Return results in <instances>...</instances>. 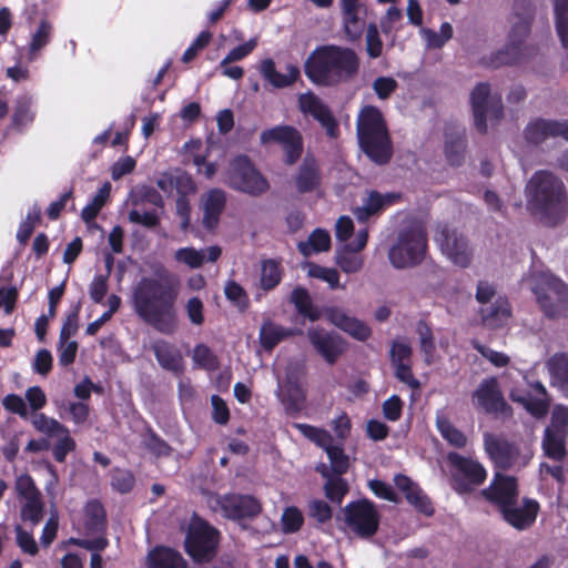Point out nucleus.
Returning <instances> with one entry per match:
<instances>
[{
    "mask_svg": "<svg viewBox=\"0 0 568 568\" xmlns=\"http://www.w3.org/2000/svg\"><path fill=\"white\" fill-rule=\"evenodd\" d=\"M159 278L142 277L133 290L132 304L138 316L162 334H173L178 327L175 302L178 284L166 270Z\"/></svg>",
    "mask_w": 568,
    "mask_h": 568,
    "instance_id": "obj_1",
    "label": "nucleus"
},
{
    "mask_svg": "<svg viewBox=\"0 0 568 568\" xmlns=\"http://www.w3.org/2000/svg\"><path fill=\"white\" fill-rule=\"evenodd\" d=\"M306 77L318 85H335L355 78L359 70L356 52L347 47L326 44L317 47L307 58Z\"/></svg>",
    "mask_w": 568,
    "mask_h": 568,
    "instance_id": "obj_2",
    "label": "nucleus"
},
{
    "mask_svg": "<svg viewBox=\"0 0 568 568\" xmlns=\"http://www.w3.org/2000/svg\"><path fill=\"white\" fill-rule=\"evenodd\" d=\"M481 494L497 505L504 519L517 529H526L536 520L539 505L536 500L518 503L517 483L514 477L496 474L494 481Z\"/></svg>",
    "mask_w": 568,
    "mask_h": 568,
    "instance_id": "obj_3",
    "label": "nucleus"
},
{
    "mask_svg": "<svg viewBox=\"0 0 568 568\" xmlns=\"http://www.w3.org/2000/svg\"><path fill=\"white\" fill-rule=\"evenodd\" d=\"M358 144L375 163L384 164L392 156V142L384 116L378 108L366 105L356 122Z\"/></svg>",
    "mask_w": 568,
    "mask_h": 568,
    "instance_id": "obj_4",
    "label": "nucleus"
},
{
    "mask_svg": "<svg viewBox=\"0 0 568 568\" xmlns=\"http://www.w3.org/2000/svg\"><path fill=\"white\" fill-rule=\"evenodd\" d=\"M526 192L531 211L548 223H555L562 209V182L548 171H538L530 178Z\"/></svg>",
    "mask_w": 568,
    "mask_h": 568,
    "instance_id": "obj_5",
    "label": "nucleus"
},
{
    "mask_svg": "<svg viewBox=\"0 0 568 568\" xmlns=\"http://www.w3.org/2000/svg\"><path fill=\"white\" fill-rule=\"evenodd\" d=\"M427 236L420 225L403 230L396 244L388 252L390 264L396 268H405L420 263L425 256Z\"/></svg>",
    "mask_w": 568,
    "mask_h": 568,
    "instance_id": "obj_6",
    "label": "nucleus"
},
{
    "mask_svg": "<svg viewBox=\"0 0 568 568\" xmlns=\"http://www.w3.org/2000/svg\"><path fill=\"white\" fill-rule=\"evenodd\" d=\"M219 531L194 515L185 537L186 552L197 562H207L216 554Z\"/></svg>",
    "mask_w": 568,
    "mask_h": 568,
    "instance_id": "obj_7",
    "label": "nucleus"
},
{
    "mask_svg": "<svg viewBox=\"0 0 568 568\" xmlns=\"http://www.w3.org/2000/svg\"><path fill=\"white\" fill-rule=\"evenodd\" d=\"M531 285L545 315L548 317L559 316L562 305L567 302L565 283L549 272H539L531 275Z\"/></svg>",
    "mask_w": 568,
    "mask_h": 568,
    "instance_id": "obj_8",
    "label": "nucleus"
},
{
    "mask_svg": "<svg viewBox=\"0 0 568 568\" xmlns=\"http://www.w3.org/2000/svg\"><path fill=\"white\" fill-rule=\"evenodd\" d=\"M343 516L347 528L359 538H371L378 530L381 515L368 499L348 503L343 509Z\"/></svg>",
    "mask_w": 568,
    "mask_h": 568,
    "instance_id": "obj_9",
    "label": "nucleus"
},
{
    "mask_svg": "<svg viewBox=\"0 0 568 568\" xmlns=\"http://www.w3.org/2000/svg\"><path fill=\"white\" fill-rule=\"evenodd\" d=\"M225 182L232 189L250 195H260L270 187L267 180L245 155H239L230 163Z\"/></svg>",
    "mask_w": 568,
    "mask_h": 568,
    "instance_id": "obj_10",
    "label": "nucleus"
},
{
    "mask_svg": "<svg viewBox=\"0 0 568 568\" xmlns=\"http://www.w3.org/2000/svg\"><path fill=\"white\" fill-rule=\"evenodd\" d=\"M475 125L479 132L487 129V120L498 121L503 116V102L499 92H491L489 84H477L470 94Z\"/></svg>",
    "mask_w": 568,
    "mask_h": 568,
    "instance_id": "obj_11",
    "label": "nucleus"
},
{
    "mask_svg": "<svg viewBox=\"0 0 568 568\" xmlns=\"http://www.w3.org/2000/svg\"><path fill=\"white\" fill-rule=\"evenodd\" d=\"M484 448L498 468L524 467L531 458L529 449L523 454L509 442L490 433L484 434Z\"/></svg>",
    "mask_w": 568,
    "mask_h": 568,
    "instance_id": "obj_12",
    "label": "nucleus"
},
{
    "mask_svg": "<svg viewBox=\"0 0 568 568\" xmlns=\"http://www.w3.org/2000/svg\"><path fill=\"white\" fill-rule=\"evenodd\" d=\"M447 458L455 468L453 483L458 494L468 493L485 481L487 473L478 460L457 453H449Z\"/></svg>",
    "mask_w": 568,
    "mask_h": 568,
    "instance_id": "obj_13",
    "label": "nucleus"
},
{
    "mask_svg": "<svg viewBox=\"0 0 568 568\" xmlns=\"http://www.w3.org/2000/svg\"><path fill=\"white\" fill-rule=\"evenodd\" d=\"M263 145L276 143L284 153V161L292 165L303 153V138L301 132L291 125H276L264 130L260 136Z\"/></svg>",
    "mask_w": 568,
    "mask_h": 568,
    "instance_id": "obj_14",
    "label": "nucleus"
},
{
    "mask_svg": "<svg viewBox=\"0 0 568 568\" xmlns=\"http://www.w3.org/2000/svg\"><path fill=\"white\" fill-rule=\"evenodd\" d=\"M528 32V19L518 18L511 27L506 45L496 53H493L484 63L491 68L516 63L523 54L524 39Z\"/></svg>",
    "mask_w": 568,
    "mask_h": 568,
    "instance_id": "obj_15",
    "label": "nucleus"
},
{
    "mask_svg": "<svg viewBox=\"0 0 568 568\" xmlns=\"http://www.w3.org/2000/svg\"><path fill=\"white\" fill-rule=\"evenodd\" d=\"M442 253L455 265L465 267L469 264L471 252L467 240L448 225L439 226L435 234Z\"/></svg>",
    "mask_w": 568,
    "mask_h": 568,
    "instance_id": "obj_16",
    "label": "nucleus"
},
{
    "mask_svg": "<svg viewBox=\"0 0 568 568\" xmlns=\"http://www.w3.org/2000/svg\"><path fill=\"white\" fill-rule=\"evenodd\" d=\"M525 381L529 389L523 390L513 388L509 394L511 400L523 405V407L536 418L546 416L550 405L546 387L538 381L528 382L526 377Z\"/></svg>",
    "mask_w": 568,
    "mask_h": 568,
    "instance_id": "obj_17",
    "label": "nucleus"
},
{
    "mask_svg": "<svg viewBox=\"0 0 568 568\" xmlns=\"http://www.w3.org/2000/svg\"><path fill=\"white\" fill-rule=\"evenodd\" d=\"M477 407L486 413L507 417L510 415V407L507 405L497 378L489 377L484 379L473 395Z\"/></svg>",
    "mask_w": 568,
    "mask_h": 568,
    "instance_id": "obj_18",
    "label": "nucleus"
},
{
    "mask_svg": "<svg viewBox=\"0 0 568 568\" xmlns=\"http://www.w3.org/2000/svg\"><path fill=\"white\" fill-rule=\"evenodd\" d=\"M524 133L527 142L536 145L556 139L568 142V120L537 119L528 123Z\"/></svg>",
    "mask_w": 568,
    "mask_h": 568,
    "instance_id": "obj_19",
    "label": "nucleus"
},
{
    "mask_svg": "<svg viewBox=\"0 0 568 568\" xmlns=\"http://www.w3.org/2000/svg\"><path fill=\"white\" fill-rule=\"evenodd\" d=\"M298 106L304 115L316 120L326 131L327 135L335 138L338 125L328 106L313 92L302 93L298 97Z\"/></svg>",
    "mask_w": 568,
    "mask_h": 568,
    "instance_id": "obj_20",
    "label": "nucleus"
},
{
    "mask_svg": "<svg viewBox=\"0 0 568 568\" xmlns=\"http://www.w3.org/2000/svg\"><path fill=\"white\" fill-rule=\"evenodd\" d=\"M223 515L231 519L253 517L261 510L256 498L250 495L226 494L216 498Z\"/></svg>",
    "mask_w": 568,
    "mask_h": 568,
    "instance_id": "obj_21",
    "label": "nucleus"
},
{
    "mask_svg": "<svg viewBox=\"0 0 568 568\" xmlns=\"http://www.w3.org/2000/svg\"><path fill=\"white\" fill-rule=\"evenodd\" d=\"M307 336L312 346L329 365H333L345 349L344 341L335 333L310 328Z\"/></svg>",
    "mask_w": 568,
    "mask_h": 568,
    "instance_id": "obj_22",
    "label": "nucleus"
},
{
    "mask_svg": "<svg viewBox=\"0 0 568 568\" xmlns=\"http://www.w3.org/2000/svg\"><path fill=\"white\" fill-rule=\"evenodd\" d=\"M395 486L405 495L406 500L419 513L432 516L433 505L427 495L409 477L397 474L394 477Z\"/></svg>",
    "mask_w": 568,
    "mask_h": 568,
    "instance_id": "obj_23",
    "label": "nucleus"
},
{
    "mask_svg": "<svg viewBox=\"0 0 568 568\" xmlns=\"http://www.w3.org/2000/svg\"><path fill=\"white\" fill-rule=\"evenodd\" d=\"M258 71L263 79L276 89L291 87L301 74L298 67L294 64L286 65V73L278 72L275 68V62L270 58L261 61Z\"/></svg>",
    "mask_w": 568,
    "mask_h": 568,
    "instance_id": "obj_24",
    "label": "nucleus"
},
{
    "mask_svg": "<svg viewBox=\"0 0 568 568\" xmlns=\"http://www.w3.org/2000/svg\"><path fill=\"white\" fill-rule=\"evenodd\" d=\"M221 253L222 250L217 245L200 250L187 246L176 250L174 260L190 268H200L204 262H215L221 256Z\"/></svg>",
    "mask_w": 568,
    "mask_h": 568,
    "instance_id": "obj_25",
    "label": "nucleus"
},
{
    "mask_svg": "<svg viewBox=\"0 0 568 568\" xmlns=\"http://www.w3.org/2000/svg\"><path fill=\"white\" fill-rule=\"evenodd\" d=\"M327 317L332 324L358 341H366L371 336V328L361 320L347 315L343 310L331 308Z\"/></svg>",
    "mask_w": 568,
    "mask_h": 568,
    "instance_id": "obj_26",
    "label": "nucleus"
},
{
    "mask_svg": "<svg viewBox=\"0 0 568 568\" xmlns=\"http://www.w3.org/2000/svg\"><path fill=\"white\" fill-rule=\"evenodd\" d=\"M226 203V194L221 189H212L202 199L203 224L206 229H214L220 220Z\"/></svg>",
    "mask_w": 568,
    "mask_h": 568,
    "instance_id": "obj_27",
    "label": "nucleus"
},
{
    "mask_svg": "<svg viewBox=\"0 0 568 568\" xmlns=\"http://www.w3.org/2000/svg\"><path fill=\"white\" fill-rule=\"evenodd\" d=\"M398 197L395 193L381 194L377 191H371L364 199L363 204L354 209L353 213L357 221L365 222L371 216L378 214L387 205L394 203Z\"/></svg>",
    "mask_w": 568,
    "mask_h": 568,
    "instance_id": "obj_28",
    "label": "nucleus"
},
{
    "mask_svg": "<svg viewBox=\"0 0 568 568\" xmlns=\"http://www.w3.org/2000/svg\"><path fill=\"white\" fill-rule=\"evenodd\" d=\"M53 26L47 19H41L34 30L30 32V40L27 45V61L34 62L41 51L51 42Z\"/></svg>",
    "mask_w": 568,
    "mask_h": 568,
    "instance_id": "obj_29",
    "label": "nucleus"
},
{
    "mask_svg": "<svg viewBox=\"0 0 568 568\" xmlns=\"http://www.w3.org/2000/svg\"><path fill=\"white\" fill-rule=\"evenodd\" d=\"M155 358L162 368L176 375L183 372V357L181 352L165 341H158L152 345Z\"/></svg>",
    "mask_w": 568,
    "mask_h": 568,
    "instance_id": "obj_30",
    "label": "nucleus"
},
{
    "mask_svg": "<svg viewBox=\"0 0 568 568\" xmlns=\"http://www.w3.org/2000/svg\"><path fill=\"white\" fill-rule=\"evenodd\" d=\"M483 323L491 328L506 325L510 320L511 312L507 298L498 296L495 302L480 308Z\"/></svg>",
    "mask_w": 568,
    "mask_h": 568,
    "instance_id": "obj_31",
    "label": "nucleus"
},
{
    "mask_svg": "<svg viewBox=\"0 0 568 568\" xmlns=\"http://www.w3.org/2000/svg\"><path fill=\"white\" fill-rule=\"evenodd\" d=\"M33 98L29 94H20L16 99L14 109L11 115L13 129L22 132L29 128L36 118Z\"/></svg>",
    "mask_w": 568,
    "mask_h": 568,
    "instance_id": "obj_32",
    "label": "nucleus"
},
{
    "mask_svg": "<svg viewBox=\"0 0 568 568\" xmlns=\"http://www.w3.org/2000/svg\"><path fill=\"white\" fill-rule=\"evenodd\" d=\"M277 396L288 413L300 412L305 402L304 389L291 378L283 384L278 382Z\"/></svg>",
    "mask_w": 568,
    "mask_h": 568,
    "instance_id": "obj_33",
    "label": "nucleus"
},
{
    "mask_svg": "<svg viewBox=\"0 0 568 568\" xmlns=\"http://www.w3.org/2000/svg\"><path fill=\"white\" fill-rule=\"evenodd\" d=\"M148 568H186L180 552L168 547H155L146 558Z\"/></svg>",
    "mask_w": 568,
    "mask_h": 568,
    "instance_id": "obj_34",
    "label": "nucleus"
},
{
    "mask_svg": "<svg viewBox=\"0 0 568 568\" xmlns=\"http://www.w3.org/2000/svg\"><path fill=\"white\" fill-rule=\"evenodd\" d=\"M321 182L320 170L316 161L306 156L300 166L295 178V185L300 193H306L315 190Z\"/></svg>",
    "mask_w": 568,
    "mask_h": 568,
    "instance_id": "obj_35",
    "label": "nucleus"
},
{
    "mask_svg": "<svg viewBox=\"0 0 568 568\" xmlns=\"http://www.w3.org/2000/svg\"><path fill=\"white\" fill-rule=\"evenodd\" d=\"M465 133L463 129H447L445 132V155L452 165H459L464 159Z\"/></svg>",
    "mask_w": 568,
    "mask_h": 568,
    "instance_id": "obj_36",
    "label": "nucleus"
},
{
    "mask_svg": "<svg viewBox=\"0 0 568 568\" xmlns=\"http://www.w3.org/2000/svg\"><path fill=\"white\" fill-rule=\"evenodd\" d=\"M83 528L85 534H101L105 529V511L101 503L90 500L84 507Z\"/></svg>",
    "mask_w": 568,
    "mask_h": 568,
    "instance_id": "obj_37",
    "label": "nucleus"
},
{
    "mask_svg": "<svg viewBox=\"0 0 568 568\" xmlns=\"http://www.w3.org/2000/svg\"><path fill=\"white\" fill-rule=\"evenodd\" d=\"M295 331L285 328L272 321H265L260 329V343L266 351H272L278 343L294 335Z\"/></svg>",
    "mask_w": 568,
    "mask_h": 568,
    "instance_id": "obj_38",
    "label": "nucleus"
},
{
    "mask_svg": "<svg viewBox=\"0 0 568 568\" xmlns=\"http://www.w3.org/2000/svg\"><path fill=\"white\" fill-rule=\"evenodd\" d=\"M158 187L165 194H171L173 190L183 193L187 190H193V182L190 176L184 173L164 172L156 179Z\"/></svg>",
    "mask_w": 568,
    "mask_h": 568,
    "instance_id": "obj_39",
    "label": "nucleus"
},
{
    "mask_svg": "<svg viewBox=\"0 0 568 568\" xmlns=\"http://www.w3.org/2000/svg\"><path fill=\"white\" fill-rule=\"evenodd\" d=\"M551 384L568 393V356L555 354L547 363Z\"/></svg>",
    "mask_w": 568,
    "mask_h": 568,
    "instance_id": "obj_40",
    "label": "nucleus"
},
{
    "mask_svg": "<svg viewBox=\"0 0 568 568\" xmlns=\"http://www.w3.org/2000/svg\"><path fill=\"white\" fill-rule=\"evenodd\" d=\"M20 516L23 521H29L32 526H37L43 517L44 503L41 494L19 498Z\"/></svg>",
    "mask_w": 568,
    "mask_h": 568,
    "instance_id": "obj_41",
    "label": "nucleus"
},
{
    "mask_svg": "<svg viewBox=\"0 0 568 568\" xmlns=\"http://www.w3.org/2000/svg\"><path fill=\"white\" fill-rule=\"evenodd\" d=\"M566 434L556 432L551 428H546L542 439V448L547 457L560 462L566 456L565 447Z\"/></svg>",
    "mask_w": 568,
    "mask_h": 568,
    "instance_id": "obj_42",
    "label": "nucleus"
},
{
    "mask_svg": "<svg viewBox=\"0 0 568 568\" xmlns=\"http://www.w3.org/2000/svg\"><path fill=\"white\" fill-rule=\"evenodd\" d=\"M331 247V236L327 231L316 229L308 239L298 243V250L304 256L325 252Z\"/></svg>",
    "mask_w": 568,
    "mask_h": 568,
    "instance_id": "obj_43",
    "label": "nucleus"
},
{
    "mask_svg": "<svg viewBox=\"0 0 568 568\" xmlns=\"http://www.w3.org/2000/svg\"><path fill=\"white\" fill-rule=\"evenodd\" d=\"M436 427L444 439H446L452 446L462 448L467 444V437L463 432L457 429L450 420L444 414H437Z\"/></svg>",
    "mask_w": 568,
    "mask_h": 568,
    "instance_id": "obj_44",
    "label": "nucleus"
},
{
    "mask_svg": "<svg viewBox=\"0 0 568 568\" xmlns=\"http://www.w3.org/2000/svg\"><path fill=\"white\" fill-rule=\"evenodd\" d=\"M336 263L343 272L348 274L357 273L363 267V258L347 243L337 248Z\"/></svg>",
    "mask_w": 568,
    "mask_h": 568,
    "instance_id": "obj_45",
    "label": "nucleus"
},
{
    "mask_svg": "<svg viewBox=\"0 0 568 568\" xmlns=\"http://www.w3.org/2000/svg\"><path fill=\"white\" fill-rule=\"evenodd\" d=\"M111 193V184L105 182L93 196L92 201L87 204L81 212L84 222H91L97 217L101 209L104 206Z\"/></svg>",
    "mask_w": 568,
    "mask_h": 568,
    "instance_id": "obj_46",
    "label": "nucleus"
},
{
    "mask_svg": "<svg viewBox=\"0 0 568 568\" xmlns=\"http://www.w3.org/2000/svg\"><path fill=\"white\" fill-rule=\"evenodd\" d=\"M291 302L295 305L301 315L310 318L311 321H316L320 317V313L313 307L310 294L305 288H294L291 294Z\"/></svg>",
    "mask_w": 568,
    "mask_h": 568,
    "instance_id": "obj_47",
    "label": "nucleus"
},
{
    "mask_svg": "<svg viewBox=\"0 0 568 568\" xmlns=\"http://www.w3.org/2000/svg\"><path fill=\"white\" fill-rule=\"evenodd\" d=\"M282 278L280 263L275 260H265L261 265L260 283L263 290H273L278 285Z\"/></svg>",
    "mask_w": 568,
    "mask_h": 568,
    "instance_id": "obj_48",
    "label": "nucleus"
},
{
    "mask_svg": "<svg viewBox=\"0 0 568 568\" xmlns=\"http://www.w3.org/2000/svg\"><path fill=\"white\" fill-rule=\"evenodd\" d=\"M325 453L328 457L333 474L343 475L347 471L349 467V458L344 453L343 443H333Z\"/></svg>",
    "mask_w": 568,
    "mask_h": 568,
    "instance_id": "obj_49",
    "label": "nucleus"
},
{
    "mask_svg": "<svg viewBox=\"0 0 568 568\" xmlns=\"http://www.w3.org/2000/svg\"><path fill=\"white\" fill-rule=\"evenodd\" d=\"M33 427L49 436V437H57L60 436V434L67 432V427L62 425L60 422H58L54 418L48 417L47 415L39 413L36 414L31 420Z\"/></svg>",
    "mask_w": 568,
    "mask_h": 568,
    "instance_id": "obj_50",
    "label": "nucleus"
},
{
    "mask_svg": "<svg viewBox=\"0 0 568 568\" xmlns=\"http://www.w3.org/2000/svg\"><path fill=\"white\" fill-rule=\"evenodd\" d=\"M324 490L326 497L337 505H339L345 495L348 493V484L345 479L341 477V475L333 474L327 477V480L324 485Z\"/></svg>",
    "mask_w": 568,
    "mask_h": 568,
    "instance_id": "obj_51",
    "label": "nucleus"
},
{
    "mask_svg": "<svg viewBox=\"0 0 568 568\" xmlns=\"http://www.w3.org/2000/svg\"><path fill=\"white\" fill-rule=\"evenodd\" d=\"M556 30L564 48L568 47V0H555Z\"/></svg>",
    "mask_w": 568,
    "mask_h": 568,
    "instance_id": "obj_52",
    "label": "nucleus"
},
{
    "mask_svg": "<svg viewBox=\"0 0 568 568\" xmlns=\"http://www.w3.org/2000/svg\"><path fill=\"white\" fill-rule=\"evenodd\" d=\"M417 333L419 336V346L424 355V361L427 365H430L434 361L435 352V342L433 338L432 329L426 323L419 322L417 325Z\"/></svg>",
    "mask_w": 568,
    "mask_h": 568,
    "instance_id": "obj_53",
    "label": "nucleus"
},
{
    "mask_svg": "<svg viewBox=\"0 0 568 568\" xmlns=\"http://www.w3.org/2000/svg\"><path fill=\"white\" fill-rule=\"evenodd\" d=\"M361 11L343 13V28L348 40L355 41L361 38L365 22L359 16Z\"/></svg>",
    "mask_w": 568,
    "mask_h": 568,
    "instance_id": "obj_54",
    "label": "nucleus"
},
{
    "mask_svg": "<svg viewBox=\"0 0 568 568\" xmlns=\"http://www.w3.org/2000/svg\"><path fill=\"white\" fill-rule=\"evenodd\" d=\"M192 358L194 363L206 371H215L219 367V362L214 353L204 344H199L193 349Z\"/></svg>",
    "mask_w": 568,
    "mask_h": 568,
    "instance_id": "obj_55",
    "label": "nucleus"
},
{
    "mask_svg": "<svg viewBox=\"0 0 568 568\" xmlns=\"http://www.w3.org/2000/svg\"><path fill=\"white\" fill-rule=\"evenodd\" d=\"M284 534H293L301 529L304 523L302 511L294 506L286 507L281 517Z\"/></svg>",
    "mask_w": 568,
    "mask_h": 568,
    "instance_id": "obj_56",
    "label": "nucleus"
},
{
    "mask_svg": "<svg viewBox=\"0 0 568 568\" xmlns=\"http://www.w3.org/2000/svg\"><path fill=\"white\" fill-rule=\"evenodd\" d=\"M41 211L37 205H33L27 213L24 220L20 223L17 239L20 243H26L33 232L36 224L39 222Z\"/></svg>",
    "mask_w": 568,
    "mask_h": 568,
    "instance_id": "obj_57",
    "label": "nucleus"
},
{
    "mask_svg": "<svg viewBox=\"0 0 568 568\" xmlns=\"http://www.w3.org/2000/svg\"><path fill=\"white\" fill-rule=\"evenodd\" d=\"M143 445L156 457L169 456L172 452L171 447L152 430L144 436Z\"/></svg>",
    "mask_w": 568,
    "mask_h": 568,
    "instance_id": "obj_58",
    "label": "nucleus"
},
{
    "mask_svg": "<svg viewBox=\"0 0 568 568\" xmlns=\"http://www.w3.org/2000/svg\"><path fill=\"white\" fill-rule=\"evenodd\" d=\"M258 44V38H251L248 41L233 48L222 60V64L241 61L250 55Z\"/></svg>",
    "mask_w": 568,
    "mask_h": 568,
    "instance_id": "obj_59",
    "label": "nucleus"
},
{
    "mask_svg": "<svg viewBox=\"0 0 568 568\" xmlns=\"http://www.w3.org/2000/svg\"><path fill=\"white\" fill-rule=\"evenodd\" d=\"M135 479L126 469H114L111 477V486L121 494L129 493L134 486Z\"/></svg>",
    "mask_w": 568,
    "mask_h": 568,
    "instance_id": "obj_60",
    "label": "nucleus"
},
{
    "mask_svg": "<svg viewBox=\"0 0 568 568\" xmlns=\"http://www.w3.org/2000/svg\"><path fill=\"white\" fill-rule=\"evenodd\" d=\"M14 531L16 542L21 549V551L32 557L36 556L39 552V547L32 532L24 530L20 526H17Z\"/></svg>",
    "mask_w": 568,
    "mask_h": 568,
    "instance_id": "obj_61",
    "label": "nucleus"
},
{
    "mask_svg": "<svg viewBox=\"0 0 568 568\" xmlns=\"http://www.w3.org/2000/svg\"><path fill=\"white\" fill-rule=\"evenodd\" d=\"M382 51L383 42L379 37L378 28L375 23H371L366 29V52L369 58L376 59L381 57Z\"/></svg>",
    "mask_w": 568,
    "mask_h": 568,
    "instance_id": "obj_62",
    "label": "nucleus"
},
{
    "mask_svg": "<svg viewBox=\"0 0 568 568\" xmlns=\"http://www.w3.org/2000/svg\"><path fill=\"white\" fill-rule=\"evenodd\" d=\"M224 293L226 298L235 304L240 310H245L248 305L247 294L245 290L234 281L225 284Z\"/></svg>",
    "mask_w": 568,
    "mask_h": 568,
    "instance_id": "obj_63",
    "label": "nucleus"
},
{
    "mask_svg": "<svg viewBox=\"0 0 568 568\" xmlns=\"http://www.w3.org/2000/svg\"><path fill=\"white\" fill-rule=\"evenodd\" d=\"M556 432L568 433V407L565 405H555L551 413V425L548 427Z\"/></svg>",
    "mask_w": 568,
    "mask_h": 568,
    "instance_id": "obj_64",
    "label": "nucleus"
}]
</instances>
